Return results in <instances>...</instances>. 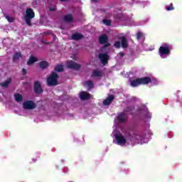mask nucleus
<instances>
[{"instance_id":"obj_1","label":"nucleus","mask_w":182,"mask_h":182,"mask_svg":"<svg viewBox=\"0 0 182 182\" xmlns=\"http://www.w3.org/2000/svg\"><path fill=\"white\" fill-rule=\"evenodd\" d=\"M152 83V85H158L157 80H151L149 77H144L142 78H138L136 80H132L131 81V86L132 87H136V86H140V85H147V83Z\"/></svg>"},{"instance_id":"obj_2","label":"nucleus","mask_w":182,"mask_h":182,"mask_svg":"<svg viewBox=\"0 0 182 182\" xmlns=\"http://www.w3.org/2000/svg\"><path fill=\"white\" fill-rule=\"evenodd\" d=\"M122 133L121 134L120 132L114 129L112 132L114 137H133L134 136V132L130 129H122Z\"/></svg>"},{"instance_id":"obj_3","label":"nucleus","mask_w":182,"mask_h":182,"mask_svg":"<svg viewBox=\"0 0 182 182\" xmlns=\"http://www.w3.org/2000/svg\"><path fill=\"white\" fill-rule=\"evenodd\" d=\"M170 53V46L168 44H164L159 48V55L162 59L166 58V56Z\"/></svg>"},{"instance_id":"obj_4","label":"nucleus","mask_w":182,"mask_h":182,"mask_svg":"<svg viewBox=\"0 0 182 182\" xmlns=\"http://www.w3.org/2000/svg\"><path fill=\"white\" fill-rule=\"evenodd\" d=\"M58 74L53 73L47 79V85L48 86H56L58 85Z\"/></svg>"},{"instance_id":"obj_5","label":"nucleus","mask_w":182,"mask_h":182,"mask_svg":"<svg viewBox=\"0 0 182 182\" xmlns=\"http://www.w3.org/2000/svg\"><path fill=\"white\" fill-rule=\"evenodd\" d=\"M26 16H25V21H26V23L27 25L31 26V20L32 19V18H35V13L33 12V10H32V9H28L26 11Z\"/></svg>"},{"instance_id":"obj_6","label":"nucleus","mask_w":182,"mask_h":182,"mask_svg":"<svg viewBox=\"0 0 182 182\" xmlns=\"http://www.w3.org/2000/svg\"><path fill=\"white\" fill-rule=\"evenodd\" d=\"M130 110H132L130 108H127L124 112L118 115V122H119V123H124V122L127 120V114H129Z\"/></svg>"},{"instance_id":"obj_7","label":"nucleus","mask_w":182,"mask_h":182,"mask_svg":"<svg viewBox=\"0 0 182 182\" xmlns=\"http://www.w3.org/2000/svg\"><path fill=\"white\" fill-rule=\"evenodd\" d=\"M23 107L28 110H32L36 107V104L33 101H26L23 103Z\"/></svg>"},{"instance_id":"obj_8","label":"nucleus","mask_w":182,"mask_h":182,"mask_svg":"<svg viewBox=\"0 0 182 182\" xmlns=\"http://www.w3.org/2000/svg\"><path fill=\"white\" fill-rule=\"evenodd\" d=\"M67 68L70 69H75V70H77L80 68V65L75 63V61H68L66 64Z\"/></svg>"},{"instance_id":"obj_9","label":"nucleus","mask_w":182,"mask_h":182,"mask_svg":"<svg viewBox=\"0 0 182 182\" xmlns=\"http://www.w3.org/2000/svg\"><path fill=\"white\" fill-rule=\"evenodd\" d=\"M114 143L119 144V146H124L127 143V139H125L124 137H116Z\"/></svg>"},{"instance_id":"obj_10","label":"nucleus","mask_w":182,"mask_h":182,"mask_svg":"<svg viewBox=\"0 0 182 182\" xmlns=\"http://www.w3.org/2000/svg\"><path fill=\"white\" fill-rule=\"evenodd\" d=\"M107 36L106 35H102L100 37V43L101 45H105V48H107V46H110V43H107Z\"/></svg>"},{"instance_id":"obj_11","label":"nucleus","mask_w":182,"mask_h":182,"mask_svg":"<svg viewBox=\"0 0 182 182\" xmlns=\"http://www.w3.org/2000/svg\"><path fill=\"white\" fill-rule=\"evenodd\" d=\"M99 59L101 60L103 65H106L109 60V55L107 53H100L99 55Z\"/></svg>"},{"instance_id":"obj_12","label":"nucleus","mask_w":182,"mask_h":182,"mask_svg":"<svg viewBox=\"0 0 182 182\" xmlns=\"http://www.w3.org/2000/svg\"><path fill=\"white\" fill-rule=\"evenodd\" d=\"M34 91L36 93H42V87H41V82L36 81L34 84Z\"/></svg>"},{"instance_id":"obj_13","label":"nucleus","mask_w":182,"mask_h":182,"mask_svg":"<svg viewBox=\"0 0 182 182\" xmlns=\"http://www.w3.org/2000/svg\"><path fill=\"white\" fill-rule=\"evenodd\" d=\"M141 114H143L145 120H149V119H151V115L150 113H149V110L147 108H144V109L141 110Z\"/></svg>"},{"instance_id":"obj_14","label":"nucleus","mask_w":182,"mask_h":182,"mask_svg":"<svg viewBox=\"0 0 182 182\" xmlns=\"http://www.w3.org/2000/svg\"><path fill=\"white\" fill-rule=\"evenodd\" d=\"M80 97L82 100H86L87 99H90L92 95H90V94H89L87 92H80Z\"/></svg>"},{"instance_id":"obj_15","label":"nucleus","mask_w":182,"mask_h":182,"mask_svg":"<svg viewBox=\"0 0 182 182\" xmlns=\"http://www.w3.org/2000/svg\"><path fill=\"white\" fill-rule=\"evenodd\" d=\"M103 76V74L102 71L99 70H95L92 71V74L91 75L92 77H102Z\"/></svg>"},{"instance_id":"obj_16","label":"nucleus","mask_w":182,"mask_h":182,"mask_svg":"<svg viewBox=\"0 0 182 182\" xmlns=\"http://www.w3.org/2000/svg\"><path fill=\"white\" fill-rule=\"evenodd\" d=\"M113 99H114V97L113 95L109 96L105 100H104L103 103L105 106H107V105H110L112 102H113Z\"/></svg>"},{"instance_id":"obj_17","label":"nucleus","mask_w":182,"mask_h":182,"mask_svg":"<svg viewBox=\"0 0 182 182\" xmlns=\"http://www.w3.org/2000/svg\"><path fill=\"white\" fill-rule=\"evenodd\" d=\"M82 38H83V35L80 33H74L72 36L73 41H79V39H82Z\"/></svg>"},{"instance_id":"obj_18","label":"nucleus","mask_w":182,"mask_h":182,"mask_svg":"<svg viewBox=\"0 0 182 182\" xmlns=\"http://www.w3.org/2000/svg\"><path fill=\"white\" fill-rule=\"evenodd\" d=\"M84 86L87 87V89H92V87H93V82L90 80L86 81L84 83Z\"/></svg>"},{"instance_id":"obj_19","label":"nucleus","mask_w":182,"mask_h":182,"mask_svg":"<svg viewBox=\"0 0 182 182\" xmlns=\"http://www.w3.org/2000/svg\"><path fill=\"white\" fill-rule=\"evenodd\" d=\"M35 62H38V59L36 57H31L27 63V65H33Z\"/></svg>"},{"instance_id":"obj_20","label":"nucleus","mask_w":182,"mask_h":182,"mask_svg":"<svg viewBox=\"0 0 182 182\" xmlns=\"http://www.w3.org/2000/svg\"><path fill=\"white\" fill-rule=\"evenodd\" d=\"M64 21L65 22H72L73 21V16L71 14H68L64 16Z\"/></svg>"},{"instance_id":"obj_21","label":"nucleus","mask_w":182,"mask_h":182,"mask_svg":"<svg viewBox=\"0 0 182 182\" xmlns=\"http://www.w3.org/2000/svg\"><path fill=\"white\" fill-rule=\"evenodd\" d=\"M15 100L16 102H22L23 97H22V95L21 94H15L14 95Z\"/></svg>"},{"instance_id":"obj_22","label":"nucleus","mask_w":182,"mask_h":182,"mask_svg":"<svg viewBox=\"0 0 182 182\" xmlns=\"http://www.w3.org/2000/svg\"><path fill=\"white\" fill-rule=\"evenodd\" d=\"M121 41L122 48H127V41L126 40V38L122 37Z\"/></svg>"},{"instance_id":"obj_23","label":"nucleus","mask_w":182,"mask_h":182,"mask_svg":"<svg viewBox=\"0 0 182 182\" xmlns=\"http://www.w3.org/2000/svg\"><path fill=\"white\" fill-rule=\"evenodd\" d=\"M11 83V78L7 79L4 82H1L0 85L3 87H8V85Z\"/></svg>"},{"instance_id":"obj_24","label":"nucleus","mask_w":182,"mask_h":182,"mask_svg":"<svg viewBox=\"0 0 182 182\" xmlns=\"http://www.w3.org/2000/svg\"><path fill=\"white\" fill-rule=\"evenodd\" d=\"M136 39L138 41H140V39H141V41H144V35L143 34V33L141 32H139L137 34H136Z\"/></svg>"},{"instance_id":"obj_25","label":"nucleus","mask_w":182,"mask_h":182,"mask_svg":"<svg viewBox=\"0 0 182 182\" xmlns=\"http://www.w3.org/2000/svg\"><path fill=\"white\" fill-rule=\"evenodd\" d=\"M48 66H49V63H48L46 61H42L40 63V68H41V69H46V68H48Z\"/></svg>"},{"instance_id":"obj_26","label":"nucleus","mask_w":182,"mask_h":182,"mask_svg":"<svg viewBox=\"0 0 182 182\" xmlns=\"http://www.w3.org/2000/svg\"><path fill=\"white\" fill-rule=\"evenodd\" d=\"M55 70L56 72H63V65H58L55 66Z\"/></svg>"},{"instance_id":"obj_27","label":"nucleus","mask_w":182,"mask_h":182,"mask_svg":"<svg viewBox=\"0 0 182 182\" xmlns=\"http://www.w3.org/2000/svg\"><path fill=\"white\" fill-rule=\"evenodd\" d=\"M4 17L6 18V19H7L8 22H14V21L15 20V18L14 17L9 16L8 15H4Z\"/></svg>"},{"instance_id":"obj_28","label":"nucleus","mask_w":182,"mask_h":182,"mask_svg":"<svg viewBox=\"0 0 182 182\" xmlns=\"http://www.w3.org/2000/svg\"><path fill=\"white\" fill-rule=\"evenodd\" d=\"M21 54L20 53H16L15 55H14V62L18 60V59H19L21 58Z\"/></svg>"},{"instance_id":"obj_29","label":"nucleus","mask_w":182,"mask_h":182,"mask_svg":"<svg viewBox=\"0 0 182 182\" xmlns=\"http://www.w3.org/2000/svg\"><path fill=\"white\" fill-rule=\"evenodd\" d=\"M103 23H105V25H107V26H110V21L105 19L103 20Z\"/></svg>"},{"instance_id":"obj_30","label":"nucleus","mask_w":182,"mask_h":182,"mask_svg":"<svg viewBox=\"0 0 182 182\" xmlns=\"http://www.w3.org/2000/svg\"><path fill=\"white\" fill-rule=\"evenodd\" d=\"M174 8H173V4H171L169 6L166 7V10L168 11H173Z\"/></svg>"},{"instance_id":"obj_31","label":"nucleus","mask_w":182,"mask_h":182,"mask_svg":"<svg viewBox=\"0 0 182 182\" xmlns=\"http://www.w3.org/2000/svg\"><path fill=\"white\" fill-rule=\"evenodd\" d=\"M114 46H115V48H120V43H119V41H117L114 43Z\"/></svg>"},{"instance_id":"obj_32","label":"nucleus","mask_w":182,"mask_h":182,"mask_svg":"<svg viewBox=\"0 0 182 182\" xmlns=\"http://www.w3.org/2000/svg\"><path fill=\"white\" fill-rule=\"evenodd\" d=\"M119 56H121V58H123V56H124V53H119Z\"/></svg>"},{"instance_id":"obj_33","label":"nucleus","mask_w":182,"mask_h":182,"mask_svg":"<svg viewBox=\"0 0 182 182\" xmlns=\"http://www.w3.org/2000/svg\"><path fill=\"white\" fill-rule=\"evenodd\" d=\"M23 75L26 74V69H23Z\"/></svg>"},{"instance_id":"obj_34","label":"nucleus","mask_w":182,"mask_h":182,"mask_svg":"<svg viewBox=\"0 0 182 182\" xmlns=\"http://www.w3.org/2000/svg\"><path fill=\"white\" fill-rule=\"evenodd\" d=\"M50 11H55V9L50 8Z\"/></svg>"},{"instance_id":"obj_35","label":"nucleus","mask_w":182,"mask_h":182,"mask_svg":"<svg viewBox=\"0 0 182 182\" xmlns=\"http://www.w3.org/2000/svg\"><path fill=\"white\" fill-rule=\"evenodd\" d=\"M62 2H65V1H68V0H60Z\"/></svg>"},{"instance_id":"obj_36","label":"nucleus","mask_w":182,"mask_h":182,"mask_svg":"<svg viewBox=\"0 0 182 182\" xmlns=\"http://www.w3.org/2000/svg\"><path fill=\"white\" fill-rule=\"evenodd\" d=\"M142 140H146V138H141Z\"/></svg>"},{"instance_id":"obj_37","label":"nucleus","mask_w":182,"mask_h":182,"mask_svg":"<svg viewBox=\"0 0 182 182\" xmlns=\"http://www.w3.org/2000/svg\"><path fill=\"white\" fill-rule=\"evenodd\" d=\"M103 49H105V47H104V48H102V50H103Z\"/></svg>"}]
</instances>
